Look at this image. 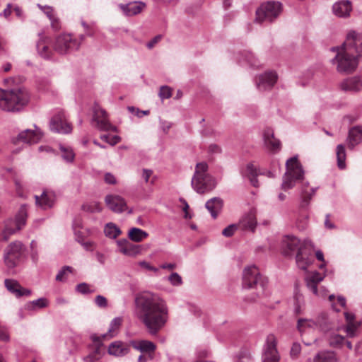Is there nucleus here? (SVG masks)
<instances>
[{"instance_id": "nucleus-1", "label": "nucleus", "mask_w": 362, "mask_h": 362, "mask_svg": "<svg viewBox=\"0 0 362 362\" xmlns=\"http://www.w3.org/2000/svg\"><path fill=\"white\" fill-rule=\"evenodd\" d=\"M135 308L137 317L152 335L156 334L168 320V310L165 301L153 293L137 294Z\"/></svg>"}, {"instance_id": "nucleus-2", "label": "nucleus", "mask_w": 362, "mask_h": 362, "mask_svg": "<svg viewBox=\"0 0 362 362\" xmlns=\"http://www.w3.org/2000/svg\"><path fill=\"white\" fill-rule=\"evenodd\" d=\"M30 98V93L23 87L9 90L0 88V109L7 112H19L29 104Z\"/></svg>"}, {"instance_id": "nucleus-3", "label": "nucleus", "mask_w": 362, "mask_h": 362, "mask_svg": "<svg viewBox=\"0 0 362 362\" xmlns=\"http://www.w3.org/2000/svg\"><path fill=\"white\" fill-rule=\"evenodd\" d=\"M267 279L260 274L257 267L252 265L244 269L243 276V288H255L257 291L255 296H252L250 297V301H255L257 298L267 296Z\"/></svg>"}, {"instance_id": "nucleus-4", "label": "nucleus", "mask_w": 362, "mask_h": 362, "mask_svg": "<svg viewBox=\"0 0 362 362\" xmlns=\"http://www.w3.org/2000/svg\"><path fill=\"white\" fill-rule=\"evenodd\" d=\"M208 165L205 162L196 165L195 172L192 179V188L199 194H204L212 191L216 186L214 177L207 173Z\"/></svg>"}, {"instance_id": "nucleus-5", "label": "nucleus", "mask_w": 362, "mask_h": 362, "mask_svg": "<svg viewBox=\"0 0 362 362\" xmlns=\"http://www.w3.org/2000/svg\"><path fill=\"white\" fill-rule=\"evenodd\" d=\"M331 51L336 55L331 59V63L336 66L337 71L341 74H350L356 70L358 64V58L348 52L343 47H333Z\"/></svg>"}, {"instance_id": "nucleus-6", "label": "nucleus", "mask_w": 362, "mask_h": 362, "mask_svg": "<svg viewBox=\"0 0 362 362\" xmlns=\"http://www.w3.org/2000/svg\"><path fill=\"white\" fill-rule=\"evenodd\" d=\"M286 171L283 177L281 188L288 190L303 180L304 170L297 156L290 158L286 163Z\"/></svg>"}, {"instance_id": "nucleus-7", "label": "nucleus", "mask_w": 362, "mask_h": 362, "mask_svg": "<svg viewBox=\"0 0 362 362\" xmlns=\"http://www.w3.org/2000/svg\"><path fill=\"white\" fill-rule=\"evenodd\" d=\"M25 247L21 241H13L4 250L3 260L8 269L18 267L25 257Z\"/></svg>"}, {"instance_id": "nucleus-8", "label": "nucleus", "mask_w": 362, "mask_h": 362, "mask_svg": "<svg viewBox=\"0 0 362 362\" xmlns=\"http://www.w3.org/2000/svg\"><path fill=\"white\" fill-rule=\"evenodd\" d=\"M282 12V4L279 1H267L261 4L256 11L255 21L257 23H272L274 21Z\"/></svg>"}, {"instance_id": "nucleus-9", "label": "nucleus", "mask_w": 362, "mask_h": 362, "mask_svg": "<svg viewBox=\"0 0 362 362\" xmlns=\"http://www.w3.org/2000/svg\"><path fill=\"white\" fill-rule=\"evenodd\" d=\"M307 247H313V244L310 240H305L303 243L293 235H286L282 241V252L283 255L287 257H291L295 252H298L299 250L305 249Z\"/></svg>"}, {"instance_id": "nucleus-10", "label": "nucleus", "mask_w": 362, "mask_h": 362, "mask_svg": "<svg viewBox=\"0 0 362 362\" xmlns=\"http://www.w3.org/2000/svg\"><path fill=\"white\" fill-rule=\"evenodd\" d=\"M348 52L355 55L358 59L362 57V33L355 30L349 31L344 42L341 46Z\"/></svg>"}, {"instance_id": "nucleus-11", "label": "nucleus", "mask_w": 362, "mask_h": 362, "mask_svg": "<svg viewBox=\"0 0 362 362\" xmlns=\"http://www.w3.org/2000/svg\"><path fill=\"white\" fill-rule=\"evenodd\" d=\"M80 47L78 40L73 38L70 34L59 35L54 42V49L60 54H66L70 52L77 50Z\"/></svg>"}, {"instance_id": "nucleus-12", "label": "nucleus", "mask_w": 362, "mask_h": 362, "mask_svg": "<svg viewBox=\"0 0 362 362\" xmlns=\"http://www.w3.org/2000/svg\"><path fill=\"white\" fill-rule=\"evenodd\" d=\"M276 344L275 336L272 334H269L263 346L262 362H279L281 357L277 350Z\"/></svg>"}, {"instance_id": "nucleus-13", "label": "nucleus", "mask_w": 362, "mask_h": 362, "mask_svg": "<svg viewBox=\"0 0 362 362\" xmlns=\"http://www.w3.org/2000/svg\"><path fill=\"white\" fill-rule=\"evenodd\" d=\"M92 121L95 122L96 127L101 131H117V127L110 123L106 111L97 105L93 108Z\"/></svg>"}, {"instance_id": "nucleus-14", "label": "nucleus", "mask_w": 362, "mask_h": 362, "mask_svg": "<svg viewBox=\"0 0 362 362\" xmlns=\"http://www.w3.org/2000/svg\"><path fill=\"white\" fill-rule=\"evenodd\" d=\"M50 129L59 134H69L71 132V124L67 122L64 112L60 111L56 114L49 123Z\"/></svg>"}, {"instance_id": "nucleus-15", "label": "nucleus", "mask_w": 362, "mask_h": 362, "mask_svg": "<svg viewBox=\"0 0 362 362\" xmlns=\"http://www.w3.org/2000/svg\"><path fill=\"white\" fill-rule=\"evenodd\" d=\"M277 74L274 71H265L255 78L257 88L260 91L271 89L276 83Z\"/></svg>"}, {"instance_id": "nucleus-16", "label": "nucleus", "mask_w": 362, "mask_h": 362, "mask_svg": "<svg viewBox=\"0 0 362 362\" xmlns=\"http://www.w3.org/2000/svg\"><path fill=\"white\" fill-rule=\"evenodd\" d=\"M105 202L107 207L115 213L120 214L128 209L125 199L119 195L108 194Z\"/></svg>"}, {"instance_id": "nucleus-17", "label": "nucleus", "mask_w": 362, "mask_h": 362, "mask_svg": "<svg viewBox=\"0 0 362 362\" xmlns=\"http://www.w3.org/2000/svg\"><path fill=\"white\" fill-rule=\"evenodd\" d=\"M339 87L345 92H358L362 90V80L358 76L349 77L340 83Z\"/></svg>"}, {"instance_id": "nucleus-18", "label": "nucleus", "mask_w": 362, "mask_h": 362, "mask_svg": "<svg viewBox=\"0 0 362 362\" xmlns=\"http://www.w3.org/2000/svg\"><path fill=\"white\" fill-rule=\"evenodd\" d=\"M4 285L7 290L17 298L29 296L31 294L30 289L22 287L20 284L14 279H5Z\"/></svg>"}, {"instance_id": "nucleus-19", "label": "nucleus", "mask_w": 362, "mask_h": 362, "mask_svg": "<svg viewBox=\"0 0 362 362\" xmlns=\"http://www.w3.org/2000/svg\"><path fill=\"white\" fill-rule=\"evenodd\" d=\"M35 130L25 129L18 135L17 140L25 144H34L40 141L42 137V132L40 129L35 126Z\"/></svg>"}, {"instance_id": "nucleus-20", "label": "nucleus", "mask_w": 362, "mask_h": 362, "mask_svg": "<svg viewBox=\"0 0 362 362\" xmlns=\"http://www.w3.org/2000/svg\"><path fill=\"white\" fill-rule=\"evenodd\" d=\"M352 11V4L349 0H340L332 6L333 13L339 18H348Z\"/></svg>"}, {"instance_id": "nucleus-21", "label": "nucleus", "mask_w": 362, "mask_h": 362, "mask_svg": "<svg viewBox=\"0 0 362 362\" xmlns=\"http://www.w3.org/2000/svg\"><path fill=\"white\" fill-rule=\"evenodd\" d=\"M119 252L127 256H135L140 253L141 247L130 243L127 239H120L117 241Z\"/></svg>"}, {"instance_id": "nucleus-22", "label": "nucleus", "mask_w": 362, "mask_h": 362, "mask_svg": "<svg viewBox=\"0 0 362 362\" xmlns=\"http://www.w3.org/2000/svg\"><path fill=\"white\" fill-rule=\"evenodd\" d=\"M346 142L349 149H354L356 146L362 142L361 125H356L349 129Z\"/></svg>"}, {"instance_id": "nucleus-23", "label": "nucleus", "mask_w": 362, "mask_h": 362, "mask_svg": "<svg viewBox=\"0 0 362 362\" xmlns=\"http://www.w3.org/2000/svg\"><path fill=\"white\" fill-rule=\"evenodd\" d=\"M119 8L127 16H132L140 13L146 7V4L141 1L129 2L128 4H121Z\"/></svg>"}, {"instance_id": "nucleus-24", "label": "nucleus", "mask_w": 362, "mask_h": 362, "mask_svg": "<svg viewBox=\"0 0 362 362\" xmlns=\"http://www.w3.org/2000/svg\"><path fill=\"white\" fill-rule=\"evenodd\" d=\"M264 144L268 149L276 152L281 149V142L274 137V132L272 129L267 128L263 134Z\"/></svg>"}, {"instance_id": "nucleus-25", "label": "nucleus", "mask_w": 362, "mask_h": 362, "mask_svg": "<svg viewBox=\"0 0 362 362\" xmlns=\"http://www.w3.org/2000/svg\"><path fill=\"white\" fill-rule=\"evenodd\" d=\"M296 262L298 267L302 270H307L308 267L313 263V258L311 252H306L305 249L299 250L296 255Z\"/></svg>"}, {"instance_id": "nucleus-26", "label": "nucleus", "mask_w": 362, "mask_h": 362, "mask_svg": "<svg viewBox=\"0 0 362 362\" xmlns=\"http://www.w3.org/2000/svg\"><path fill=\"white\" fill-rule=\"evenodd\" d=\"M325 278V275L314 272L305 278L306 285L308 289L315 295H318L317 284Z\"/></svg>"}, {"instance_id": "nucleus-27", "label": "nucleus", "mask_w": 362, "mask_h": 362, "mask_svg": "<svg viewBox=\"0 0 362 362\" xmlns=\"http://www.w3.org/2000/svg\"><path fill=\"white\" fill-rule=\"evenodd\" d=\"M309 187V182H303L301 187H300V206L304 208L308 206L310 201L311 200L312 197L315 195L317 187H312L310 188V191L309 192L308 190Z\"/></svg>"}, {"instance_id": "nucleus-28", "label": "nucleus", "mask_w": 362, "mask_h": 362, "mask_svg": "<svg viewBox=\"0 0 362 362\" xmlns=\"http://www.w3.org/2000/svg\"><path fill=\"white\" fill-rule=\"evenodd\" d=\"M129 351L127 344L120 341H116L111 343L108 347V353L110 355L120 357L125 356Z\"/></svg>"}, {"instance_id": "nucleus-29", "label": "nucleus", "mask_w": 362, "mask_h": 362, "mask_svg": "<svg viewBox=\"0 0 362 362\" xmlns=\"http://www.w3.org/2000/svg\"><path fill=\"white\" fill-rule=\"evenodd\" d=\"M223 200L220 197H213L205 204L206 209L210 212L214 219L216 218L223 207Z\"/></svg>"}, {"instance_id": "nucleus-30", "label": "nucleus", "mask_w": 362, "mask_h": 362, "mask_svg": "<svg viewBox=\"0 0 362 362\" xmlns=\"http://www.w3.org/2000/svg\"><path fill=\"white\" fill-rule=\"evenodd\" d=\"M238 61L241 64H247L251 67H259L258 59L250 52L243 51L238 54Z\"/></svg>"}, {"instance_id": "nucleus-31", "label": "nucleus", "mask_w": 362, "mask_h": 362, "mask_svg": "<svg viewBox=\"0 0 362 362\" xmlns=\"http://www.w3.org/2000/svg\"><path fill=\"white\" fill-rule=\"evenodd\" d=\"M130 344L134 349L143 353L152 354L156 348L153 342L147 340L132 341Z\"/></svg>"}, {"instance_id": "nucleus-32", "label": "nucleus", "mask_w": 362, "mask_h": 362, "mask_svg": "<svg viewBox=\"0 0 362 362\" xmlns=\"http://www.w3.org/2000/svg\"><path fill=\"white\" fill-rule=\"evenodd\" d=\"M35 204L42 209H47L54 205V199L51 194L43 192L40 196L35 195Z\"/></svg>"}, {"instance_id": "nucleus-33", "label": "nucleus", "mask_w": 362, "mask_h": 362, "mask_svg": "<svg viewBox=\"0 0 362 362\" xmlns=\"http://www.w3.org/2000/svg\"><path fill=\"white\" fill-rule=\"evenodd\" d=\"M243 175L249 179L251 185L255 187L259 186V182L257 179L259 175L257 169L252 163H248L246 165L245 170L242 173Z\"/></svg>"}, {"instance_id": "nucleus-34", "label": "nucleus", "mask_w": 362, "mask_h": 362, "mask_svg": "<svg viewBox=\"0 0 362 362\" xmlns=\"http://www.w3.org/2000/svg\"><path fill=\"white\" fill-rule=\"evenodd\" d=\"M313 362H338V358L334 351H321L314 356Z\"/></svg>"}, {"instance_id": "nucleus-35", "label": "nucleus", "mask_w": 362, "mask_h": 362, "mask_svg": "<svg viewBox=\"0 0 362 362\" xmlns=\"http://www.w3.org/2000/svg\"><path fill=\"white\" fill-rule=\"evenodd\" d=\"M48 305V300L45 298H40L37 300L28 301L24 305V310L27 311H36L39 309L46 308Z\"/></svg>"}, {"instance_id": "nucleus-36", "label": "nucleus", "mask_w": 362, "mask_h": 362, "mask_svg": "<svg viewBox=\"0 0 362 362\" xmlns=\"http://www.w3.org/2000/svg\"><path fill=\"white\" fill-rule=\"evenodd\" d=\"M316 323L312 319L300 318L297 322V329L300 333L316 329Z\"/></svg>"}, {"instance_id": "nucleus-37", "label": "nucleus", "mask_w": 362, "mask_h": 362, "mask_svg": "<svg viewBox=\"0 0 362 362\" xmlns=\"http://www.w3.org/2000/svg\"><path fill=\"white\" fill-rule=\"evenodd\" d=\"M242 228L245 230L254 231L257 225V221L253 214H247L240 222Z\"/></svg>"}, {"instance_id": "nucleus-38", "label": "nucleus", "mask_w": 362, "mask_h": 362, "mask_svg": "<svg viewBox=\"0 0 362 362\" xmlns=\"http://www.w3.org/2000/svg\"><path fill=\"white\" fill-rule=\"evenodd\" d=\"M148 236V233L139 228H132L128 233L129 238L134 242H141Z\"/></svg>"}, {"instance_id": "nucleus-39", "label": "nucleus", "mask_w": 362, "mask_h": 362, "mask_svg": "<svg viewBox=\"0 0 362 362\" xmlns=\"http://www.w3.org/2000/svg\"><path fill=\"white\" fill-rule=\"evenodd\" d=\"M337 166L339 169L344 170L346 168V150L345 146L343 144H339L336 149Z\"/></svg>"}, {"instance_id": "nucleus-40", "label": "nucleus", "mask_w": 362, "mask_h": 362, "mask_svg": "<svg viewBox=\"0 0 362 362\" xmlns=\"http://www.w3.org/2000/svg\"><path fill=\"white\" fill-rule=\"evenodd\" d=\"M121 233V230L113 223H107L104 228L105 235L110 238L115 239L119 236Z\"/></svg>"}, {"instance_id": "nucleus-41", "label": "nucleus", "mask_w": 362, "mask_h": 362, "mask_svg": "<svg viewBox=\"0 0 362 362\" xmlns=\"http://www.w3.org/2000/svg\"><path fill=\"white\" fill-rule=\"evenodd\" d=\"M37 49L38 54L45 59H51L52 55V51L49 47L45 43L43 40H40L37 43Z\"/></svg>"}, {"instance_id": "nucleus-42", "label": "nucleus", "mask_w": 362, "mask_h": 362, "mask_svg": "<svg viewBox=\"0 0 362 362\" xmlns=\"http://www.w3.org/2000/svg\"><path fill=\"white\" fill-rule=\"evenodd\" d=\"M328 341L331 347L339 349L344 345L345 338L337 333H332L329 335Z\"/></svg>"}, {"instance_id": "nucleus-43", "label": "nucleus", "mask_w": 362, "mask_h": 362, "mask_svg": "<svg viewBox=\"0 0 362 362\" xmlns=\"http://www.w3.org/2000/svg\"><path fill=\"white\" fill-rule=\"evenodd\" d=\"M315 322L317 324L316 325V329H319L323 332H327L330 328L327 315L325 313L320 315Z\"/></svg>"}, {"instance_id": "nucleus-44", "label": "nucleus", "mask_w": 362, "mask_h": 362, "mask_svg": "<svg viewBox=\"0 0 362 362\" xmlns=\"http://www.w3.org/2000/svg\"><path fill=\"white\" fill-rule=\"evenodd\" d=\"M122 323L121 317H115L114 318L110 325V327L108 329V332L106 334L102 335V337L105 339L107 337L112 338L115 336V332L116 330L119 329Z\"/></svg>"}, {"instance_id": "nucleus-45", "label": "nucleus", "mask_w": 362, "mask_h": 362, "mask_svg": "<svg viewBox=\"0 0 362 362\" xmlns=\"http://www.w3.org/2000/svg\"><path fill=\"white\" fill-rule=\"evenodd\" d=\"M26 217L27 209L25 205H23L21 206L18 214L16 218L17 230H21V228L25 224Z\"/></svg>"}, {"instance_id": "nucleus-46", "label": "nucleus", "mask_w": 362, "mask_h": 362, "mask_svg": "<svg viewBox=\"0 0 362 362\" xmlns=\"http://www.w3.org/2000/svg\"><path fill=\"white\" fill-rule=\"evenodd\" d=\"M101 358V351L100 346H98L95 349L90 353L88 355L83 357L84 362H95Z\"/></svg>"}, {"instance_id": "nucleus-47", "label": "nucleus", "mask_w": 362, "mask_h": 362, "mask_svg": "<svg viewBox=\"0 0 362 362\" xmlns=\"http://www.w3.org/2000/svg\"><path fill=\"white\" fill-rule=\"evenodd\" d=\"M16 229H13L11 227L8 226L7 225L3 226L1 233L0 234V242L7 241L9 239L10 236L13 235L16 232Z\"/></svg>"}, {"instance_id": "nucleus-48", "label": "nucleus", "mask_w": 362, "mask_h": 362, "mask_svg": "<svg viewBox=\"0 0 362 362\" xmlns=\"http://www.w3.org/2000/svg\"><path fill=\"white\" fill-rule=\"evenodd\" d=\"M360 322H351L347 324L345 332L349 337H354L356 335L357 329L360 327Z\"/></svg>"}, {"instance_id": "nucleus-49", "label": "nucleus", "mask_w": 362, "mask_h": 362, "mask_svg": "<svg viewBox=\"0 0 362 362\" xmlns=\"http://www.w3.org/2000/svg\"><path fill=\"white\" fill-rule=\"evenodd\" d=\"M60 150L62 152V156L66 162H71L74 158V153L71 148H66L61 146Z\"/></svg>"}, {"instance_id": "nucleus-50", "label": "nucleus", "mask_w": 362, "mask_h": 362, "mask_svg": "<svg viewBox=\"0 0 362 362\" xmlns=\"http://www.w3.org/2000/svg\"><path fill=\"white\" fill-rule=\"evenodd\" d=\"M72 272V267L69 266H64L59 271L56 276V280L58 281H64L66 279V274Z\"/></svg>"}, {"instance_id": "nucleus-51", "label": "nucleus", "mask_w": 362, "mask_h": 362, "mask_svg": "<svg viewBox=\"0 0 362 362\" xmlns=\"http://www.w3.org/2000/svg\"><path fill=\"white\" fill-rule=\"evenodd\" d=\"M168 281L173 286H178L182 284V277L177 273L173 272L168 276Z\"/></svg>"}, {"instance_id": "nucleus-52", "label": "nucleus", "mask_w": 362, "mask_h": 362, "mask_svg": "<svg viewBox=\"0 0 362 362\" xmlns=\"http://www.w3.org/2000/svg\"><path fill=\"white\" fill-rule=\"evenodd\" d=\"M158 95L161 100L170 98L172 95L171 89L167 86H161Z\"/></svg>"}, {"instance_id": "nucleus-53", "label": "nucleus", "mask_w": 362, "mask_h": 362, "mask_svg": "<svg viewBox=\"0 0 362 362\" xmlns=\"http://www.w3.org/2000/svg\"><path fill=\"white\" fill-rule=\"evenodd\" d=\"M251 355L247 350H241L237 356V362H250Z\"/></svg>"}, {"instance_id": "nucleus-54", "label": "nucleus", "mask_w": 362, "mask_h": 362, "mask_svg": "<svg viewBox=\"0 0 362 362\" xmlns=\"http://www.w3.org/2000/svg\"><path fill=\"white\" fill-rule=\"evenodd\" d=\"M76 291L82 294H88L93 293V291L90 289V285L86 283H81L76 286Z\"/></svg>"}, {"instance_id": "nucleus-55", "label": "nucleus", "mask_w": 362, "mask_h": 362, "mask_svg": "<svg viewBox=\"0 0 362 362\" xmlns=\"http://www.w3.org/2000/svg\"><path fill=\"white\" fill-rule=\"evenodd\" d=\"M95 305L100 308H106L107 307V298L101 295H98L94 300Z\"/></svg>"}, {"instance_id": "nucleus-56", "label": "nucleus", "mask_w": 362, "mask_h": 362, "mask_svg": "<svg viewBox=\"0 0 362 362\" xmlns=\"http://www.w3.org/2000/svg\"><path fill=\"white\" fill-rule=\"evenodd\" d=\"M237 229V226L235 225V224H231V225H229L228 226H227L226 228H225L223 231H222V235L225 237H231L235 230Z\"/></svg>"}, {"instance_id": "nucleus-57", "label": "nucleus", "mask_w": 362, "mask_h": 362, "mask_svg": "<svg viewBox=\"0 0 362 362\" xmlns=\"http://www.w3.org/2000/svg\"><path fill=\"white\" fill-rule=\"evenodd\" d=\"M301 351V346L298 343H293L291 349V356L296 358L298 356Z\"/></svg>"}, {"instance_id": "nucleus-58", "label": "nucleus", "mask_w": 362, "mask_h": 362, "mask_svg": "<svg viewBox=\"0 0 362 362\" xmlns=\"http://www.w3.org/2000/svg\"><path fill=\"white\" fill-rule=\"evenodd\" d=\"M38 7L44 12V13L49 18V20H52L54 18V15L53 14V8L49 6H41L40 4L37 5Z\"/></svg>"}, {"instance_id": "nucleus-59", "label": "nucleus", "mask_w": 362, "mask_h": 362, "mask_svg": "<svg viewBox=\"0 0 362 362\" xmlns=\"http://www.w3.org/2000/svg\"><path fill=\"white\" fill-rule=\"evenodd\" d=\"M127 109L129 112L136 115L139 117H141L143 115H147L149 113L148 110L140 111L138 108H136L133 106H129Z\"/></svg>"}, {"instance_id": "nucleus-60", "label": "nucleus", "mask_w": 362, "mask_h": 362, "mask_svg": "<svg viewBox=\"0 0 362 362\" xmlns=\"http://www.w3.org/2000/svg\"><path fill=\"white\" fill-rule=\"evenodd\" d=\"M139 265L141 267L144 268V269H147L148 271H152V272H157L158 271V268L151 266L148 262H147L146 261L139 262Z\"/></svg>"}, {"instance_id": "nucleus-61", "label": "nucleus", "mask_w": 362, "mask_h": 362, "mask_svg": "<svg viewBox=\"0 0 362 362\" xmlns=\"http://www.w3.org/2000/svg\"><path fill=\"white\" fill-rule=\"evenodd\" d=\"M82 208L84 211H90L91 213L101 211V208L99 205L95 204L94 206L83 205Z\"/></svg>"}, {"instance_id": "nucleus-62", "label": "nucleus", "mask_w": 362, "mask_h": 362, "mask_svg": "<svg viewBox=\"0 0 362 362\" xmlns=\"http://www.w3.org/2000/svg\"><path fill=\"white\" fill-rule=\"evenodd\" d=\"M162 38L160 35L155 36L151 41H149L146 46L148 49H152Z\"/></svg>"}, {"instance_id": "nucleus-63", "label": "nucleus", "mask_w": 362, "mask_h": 362, "mask_svg": "<svg viewBox=\"0 0 362 362\" xmlns=\"http://www.w3.org/2000/svg\"><path fill=\"white\" fill-rule=\"evenodd\" d=\"M152 175L153 170L149 169H143L142 178L144 180L145 182L148 183L149 182L150 177Z\"/></svg>"}, {"instance_id": "nucleus-64", "label": "nucleus", "mask_w": 362, "mask_h": 362, "mask_svg": "<svg viewBox=\"0 0 362 362\" xmlns=\"http://www.w3.org/2000/svg\"><path fill=\"white\" fill-rule=\"evenodd\" d=\"M105 181L107 184L114 185L116 183V179L113 175L107 173L105 175Z\"/></svg>"}]
</instances>
